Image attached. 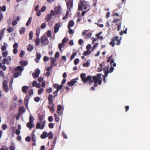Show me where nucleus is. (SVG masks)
<instances>
[{"label": "nucleus", "instance_id": "obj_1", "mask_svg": "<svg viewBox=\"0 0 150 150\" xmlns=\"http://www.w3.org/2000/svg\"><path fill=\"white\" fill-rule=\"evenodd\" d=\"M80 77L82 81L86 83L88 81V83L90 84H91L93 82L92 79V76L89 75L86 77V74L85 73H82L80 75Z\"/></svg>", "mask_w": 150, "mask_h": 150}, {"label": "nucleus", "instance_id": "obj_2", "mask_svg": "<svg viewBox=\"0 0 150 150\" xmlns=\"http://www.w3.org/2000/svg\"><path fill=\"white\" fill-rule=\"evenodd\" d=\"M101 76L102 74L99 73L97 74L96 76H92L94 82L98 83L99 85H100L102 83Z\"/></svg>", "mask_w": 150, "mask_h": 150}, {"label": "nucleus", "instance_id": "obj_3", "mask_svg": "<svg viewBox=\"0 0 150 150\" xmlns=\"http://www.w3.org/2000/svg\"><path fill=\"white\" fill-rule=\"evenodd\" d=\"M29 120V121L26 124V126L30 130H31L32 128L34 126V124L33 123L34 121V117L30 115Z\"/></svg>", "mask_w": 150, "mask_h": 150}, {"label": "nucleus", "instance_id": "obj_4", "mask_svg": "<svg viewBox=\"0 0 150 150\" xmlns=\"http://www.w3.org/2000/svg\"><path fill=\"white\" fill-rule=\"evenodd\" d=\"M88 5L85 3V1H80V3L79 5L78 6V10L82 11L83 8L84 9H86L88 7Z\"/></svg>", "mask_w": 150, "mask_h": 150}, {"label": "nucleus", "instance_id": "obj_5", "mask_svg": "<svg viewBox=\"0 0 150 150\" xmlns=\"http://www.w3.org/2000/svg\"><path fill=\"white\" fill-rule=\"evenodd\" d=\"M41 42L42 44L44 45H46L48 44L49 40L47 36L45 35H43L41 38Z\"/></svg>", "mask_w": 150, "mask_h": 150}, {"label": "nucleus", "instance_id": "obj_6", "mask_svg": "<svg viewBox=\"0 0 150 150\" xmlns=\"http://www.w3.org/2000/svg\"><path fill=\"white\" fill-rule=\"evenodd\" d=\"M8 80H5L4 81L3 84V87L6 92H7L9 90L8 86L7 85V83L8 82Z\"/></svg>", "mask_w": 150, "mask_h": 150}, {"label": "nucleus", "instance_id": "obj_7", "mask_svg": "<svg viewBox=\"0 0 150 150\" xmlns=\"http://www.w3.org/2000/svg\"><path fill=\"white\" fill-rule=\"evenodd\" d=\"M55 13L54 11L52 10L51 11V13L50 14H48L47 15V17L45 18L46 21L47 22L50 21L52 17L54 15Z\"/></svg>", "mask_w": 150, "mask_h": 150}, {"label": "nucleus", "instance_id": "obj_8", "mask_svg": "<svg viewBox=\"0 0 150 150\" xmlns=\"http://www.w3.org/2000/svg\"><path fill=\"white\" fill-rule=\"evenodd\" d=\"M78 78H75L71 80V81H69L67 82V84L70 86H72L77 82V80H78Z\"/></svg>", "mask_w": 150, "mask_h": 150}, {"label": "nucleus", "instance_id": "obj_9", "mask_svg": "<svg viewBox=\"0 0 150 150\" xmlns=\"http://www.w3.org/2000/svg\"><path fill=\"white\" fill-rule=\"evenodd\" d=\"M54 97L53 96L52 94H50L48 96V103L49 105H52L53 102V98Z\"/></svg>", "mask_w": 150, "mask_h": 150}, {"label": "nucleus", "instance_id": "obj_10", "mask_svg": "<svg viewBox=\"0 0 150 150\" xmlns=\"http://www.w3.org/2000/svg\"><path fill=\"white\" fill-rule=\"evenodd\" d=\"M40 73V70L37 69L35 70V73L32 74V75L34 78H36L38 76Z\"/></svg>", "mask_w": 150, "mask_h": 150}, {"label": "nucleus", "instance_id": "obj_11", "mask_svg": "<svg viewBox=\"0 0 150 150\" xmlns=\"http://www.w3.org/2000/svg\"><path fill=\"white\" fill-rule=\"evenodd\" d=\"M45 126L44 123L42 124L40 122H38L36 124V128L37 129H42L44 128Z\"/></svg>", "mask_w": 150, "mask_h": 150}, {"label": "nucleus", "instance_id": "obj_12", "mask_svg": "<svg viewBox=\"0 0 150 150\" xmlns=\"http://www.w3.org/2000/svg\"><path fill=\"white\" fill-rule=\"evenodd\" d=\"M112 55H111V56H110L108 59L107 62H110V64L111 65L112 63H113L112 66H116V64L115 63H114V60L113 59H112Z\"/></svg>", "mask_w": 150, "mask_h": 150}, {"label": "nucleus", "instance_id": "obj_13", "mask_svg": "<svg viewBox=\"0 0 150 150\" xmlns=\"http://www.w3.org/2000/svg\"><path fill=\"white\" fill-rule=\"evenodd\" d=\"M73 0H69L67 4V9L69 11L73 6Z\"/></svg>", "mask_w": 150, "mask_h": 150}, {"label": "nucleus", "instance_id": "obj_14", "mask_svg": "<svg viewBox=\"0 0 150 150\" xmlns=\"http://www.w3.org/2000/svg\"><path fill=\"white\" fill-rule=\"evenodd\" d=\"M109 67L108 66L106 67L105 68L103 69V71L104 73H105V72L106 71H107L109 73L112 72L114 69V68L112 67V66H111V67L110 68V70H108Z\"/></svg>", "mask_w": 150, "mask_h": 150}, {"label": "nucleus", "instance_id": "obj_15", "mask_svg": "<svg viewBox=\"0 0 150 150\" xmlns=\"http://www.w3.org/2000/svg\"><path fill=\"white\" fill-rule=\"evenodd\" d=\"M29 100V97L27 96H26L25 98L24 102L25 106L26 108L28 107V104Z\"/></svg>", "mask_w": 150, "mask_h": 150}, {"label": "nucleus", "instance_id": "obj_16", "mask_svg": "<svg viewBox=\"0 0 150 150\" xmlns=\"http://www.w3.org/2000/svg\"><path fill=\"white\" fill-rule=\"evenodd\" d=\"M36 56L37 58L35 59V62L38 63L39 61V60L40 59L42 55L40 54L37 52Z\"/></svg>", "mask_w": 150, "mask_h": 150}, {"label": "nucleus", "instance_id": "obj_17", "mask_svg": "<svg viewBox=\"0 0 150 150\" xmlns=\"http://www.w3.org/2000/svg\"><path fill=\"white\" fill-rule=\"evenodd\" d=\"M29 88V87L27 86H24L22 88V91L24 93H26Z\"/></svg>", "mask_w": 150, "mask_h": 150}, {"label": "nucleus", "instance_id": "obj_18", "mask_svg": "<svg viewBox=\"0 0 150 150\" xmlns=\"http://www.w3.org/2000/svg\"><path fill=\"white\" fill-rule=\"evenodd\" d=\"M60 25L57 23L56 24L54 27V32L56 33L59 30Z\"/></svg>", "mask_w": 150, "mask_h": 150}, {"label": "nucleus", "instance_id": "obj_19", "mask_svg": "<svg viewBox=\"0 0 150 150\" xmlns=\"http://www.w3.org/2000/svg\"><path fill=\"white\" fill-rule=\"evenodd\" d=\"M48 134L46 131L43 132L42 134L41 135V138L42 139H44L47 137Z\"/></svg>", "mask_w": 150, "mask_h": 150}, {"label": "nucleus", "instance_id": "obj_20", "mask_svg": "<svg viewBox=\"0 0 150 150\" xmlns=\"http://www.w3.org/2000/svg\"><path fill=\"white\" fill-rule=\"evenodd\" d=\"M25 111V109L24 107H20L19 109V114H22Z\"/></svg>", "mask_w": 150, "mask_h": 150}, {"label": "nucleus", "instance_id": "obj_21", "mask_svg": "<svg viewBox=\"0 0 150 150\" xmlns=\"http://www.w3.org/2000/svg\"><path fill=\"white\" fill-rule=\"evenodd\" d=\"M20 64L21 66H26L28 64V62L26 61L21 60L20 62Z\"/></svg>", "mask_w": 150, "mask_h": 150}, {"label": "nucleus", "instance_id": "obj_22", "mask_svg": "<svg viewBox=\"0 0 150 150\" xmlns=\"http://www.w3.org/2000/svg\"><path fill=\"white\" fill-rule=\"evenodd\" d=\"M34 132H35L33 131L32 133L31 134V136L32 137V142H35L36 138L34 133Z\"/></svg>", "mask_w": 150, "mask_h": 150}, {"label": "nucleus", "instance_id": "obj_23", "mask_svg": "<svg viewBox=\"0 0 150 150\" xmlns=\"http://www.w3.org/2000/svg\"><path fill=\"white\" fill-rule=\"evenodd\" d=\"M61 8L60 6H59L58 7H56L55 8V10L57 14L59 13L61 11Z\"/></svg>", "mask_w": 150, "mask_h": 150}, {"label": "nucleus", "instance_id": "obj_24", "mask_svg": "<svg viewBox=\"0 0 150 150\" xmlns=\"http://www.w3.org/2000/svg\"><path fill=\"white\" fill-rule=\"evenodd\" d=\"M15 70L16 71H18L20 73L21 72L23 71V69L21 67V66H18L16 68Z\"/></svg>", "mask_w": 150, "mask_h": 150}, {"label": "nucleus", "instance_id": "obj_25", "mask_svg": "<svg viewBox=\"0 0 150 150\" xmlns=\"http://www.w3.org/2000/svg\"><path fill=\"white\" fill-rule=\"evenodd\" d=\"M105 74L103 76V81L104 82L106 83V80L105 78L107 76L108 74L109 73V72L107 71H106L105 72Z\"/></svg>", "mask_w": 150, "mask_h": 150}, {"label": "nucleus", "instance_id": "obj_26", "mask_svg": "<svg viewBox=\"0 0 150 150\" xmlns=\"http://www.w3.org/2000/svg\"><path fill=\"white\" fill-rule=\"evenodd\" d=\"M47 136H48V139H52L53 136V134L52 131H50L48 134Z\"/></svg>", "mask_w": 150, "mask_h": 150}, {"label": "nucleus", "instance_id": "obj_27", "mask_svg": "<svg viewBox=\"0 0 150 150\" xmlns=\"http://www.w3.org/2000/svg\"><path fill=\"white\" fill-rule=\"evenodd\" d=\"M54 104H53L52 105L51 107L50 106H48V108L50 109V111L51 112L53 113L54 111Z\"/></svg>", "mask_w": 150, "mask_h": 150}, {"label": "nucleus", "instance_id": "obj_28", "mask_svg": "<svg viewBox=\"0 0 150 150\" xmlns=\"http://www.w3.org/2000/svg\"><path fill=\"white\" fill-rule=\"evenodd\" d=\"M39 120L40 121V122L41 124H44V123L45 125V120H43V116H40L39 117Z\"/></svg>", "mask_w": 150, "mask_h": 150}, {"label": "nucleus", "instance_id": "obj_29", "mask_svg": "<svg viewBox=\"0 0 150 150\" xmlns=\"http://www.w3.org/2000/svg\"><path fill=\"white\" fill-rule=\"evenodd\" d=\"M33 45H29L27 48V50L29 51H32L33 49Z\"/></svg>", "mask_w": 150, "mask_h": 150}, {"label": "nucleus", "instance_id": "obj_30", "mask_svg": "<svg viewBox=\"0 0 150 150\" xmlns=\"http://www.w3.org/2000/svg\"><path fill=\"white\" fill-rule=\"evenodd\" d=\"M40 28L39 27H37L36 31V37H39V34L40 32Z\"/></svg>", "mask_w": 150, "mask_h": 150}, {"label": "nucleus", "instance_id": "obj_31", "mask_svg": "<svg viewBox=\"0 0 150 150\" xmlns=\"http://www.w3.org/2000/svg\"><path fill=\"white\" fill-rule=\"evenodd\" d=\"M32 19V17H30L29 18L27 22H26V26H28L30 25V24L31 22Z\"/></svg>", "mask_w": 150, "mask_h": 150}, {"label": "nucleus", "instance_id": "obj_32", "mask_svg": "<svg viewBox=\"0 0 150 150\" xmlns=\"http://www.w3.org/2000/svg\"><path fill=\"white\" fill-rule=\"evenodd\" d=\"M74 24V22L73 21H70L69 23L68 27H69V28H70L71 27H73Z\"/></svg>", "mask_w": 150, "mask_h": 150}, {"label": "nucleus", "instance_id": "obj_33", "mask_svg": "<svg viewBox=\"0 0 150 150\" xmlns=\"http://www.w3.org/2000/svg\"><path fill=\"white\" fill-rule=\"evenodd\" d=\"M44 89L43 88H41L39 89L38 91V94L39 95H41L43 93Z\"/></svg>", "mask_w": 150, "mask_h": 150}, {"label": "nucleus", "instance_id": "obj_34", "mask_svg": "<svg viewBox=\"0 0 150 150\" xmlns=\"http://www.w3.org/2000/svg\"><path fill=\"white\" fill-rule=\"evenodd\" d=\"M40 42V40L39 37H37V38L35 41V45H39Z\"/></svg>", "mask_w": 150, "mask_h": 150}, {"label": "nucleus", "instance_id": "obj_35", "mask_svg": "<svg viewBox=\"0 0 150 150\" xmlns=\"http://www.w3.org/2000/svg\"><path fill=\"white\" fill-rule=\"evenodd\" d=\"M14 30V28L13 27H9L7 29V31L9 33L12 32Z\"/></svg>", "mask_w": 150, "mask_h": 150}, {"label": "nucleus", "instance_id": "obj_36", "mask_svg": "<svg viewBox=\"0 0 150 150\" xmlns=\"http://www.w3.org/2000/svg\"><path fill=\"white\" fill-rule=\"evenodd\" d=\"M115 40L112 39L110 43V45H111L112 47H113L115 45Z\"/></svg>", "mask_w": 150, "mask_h": 150}, {"label": "nucleus", "instance_id": "obj_37", "mask_svg": "<svg viewBox=\"0 0 150 150\" xmlns=\"http://www.w3.org/2000/svg\"><path fill=\"white\" fill-rule=\"evenodd\" d=\"M25 28L24 27H22L20 29V33L21 35L22 34L25 32Z\"/></svg>", "mask_w": 150, "mask_h": 150}, {"label": "nucleus", "instance_id": "obj_38", "mask_svg": "<svg viewBox=\"0 0 150 150\" xmlns=\"http://www.w3.org/2000/svg\"><path fill=\"white\" fill-rule=\"evenodd\" d=\"M51 62V66H52L54 63L56 61V59L53 57L50 58Z\"/></svg>", "mask_w": 150, "mask_h": 150}, {"label": "nucleus", "instance_id": "obj_39", "mask_svg": "<svg viewBox=\"0 0 150 150\" xmlns=\"http://www.w3.org/2000/svg\"><path fill=\"white\" fill-rule=\"evenodd\" d=\"M2 63L4 64H5L6 63L7 65H8V59L6 58H4L3 61Z\"/></svg>", "mask_w": 150, "mask_h": 150}, {"label": "nucleus", "instance_id": "obj_40", "mask_svg": "<svg viewBox=\"0 0 150 150\" xmlns=\"http://www.w3.org/2000/svg\"><path fill=\"white\" fill-rule=\"evenodd\" d=\"M33 33L32 31H30L29 34V38L30 40H31L33 38Z\"/></svg>", "mask_w": 150, "mask_h": 150}, {"label": "nucleus", "instance_id": "obj_41", "mask_svg": "<svg viewBox=\"0 0 150 150\" xmlns=\"http://www.w3.org/2000/svg\"><path fill=\"white\" fill-rule=\"evenodd\" d=\"M57 139V137H56L54 139V140L52 142V147H53V148L54 147L55 145V144L56 143V142Z\"/></svg>", "mask_w": 150, "mask_h": 150}, {"label": "nucleus", "instance_id": "obj_42", "mask_svg": "<svg viewBox=\"0 0 150 150\" xmlns=\"http://www.w3.org/2000/svg\"><path fill=\"white\" fill-rule=\"evenodd\" d=\"M91 53V51L90 50H87V51L83 53V54L84 55L86 56L88 55Z\"/></svg>", "mask_w": 150, "mask_h": 150}, {"label": "nucleus", "instance_id": "obj_43", "mask_svg": "<svg viewBox=\"0 0 150 150\" xmlns=\"http://www.w3.org/2000/svg\"><path fill=\"white\" fill-rule=\"evenodd\" d=\"M40 98L38 96H37L36 97H35L34 98V100L36 102H38L40 100Z\"/></svg>", "mask_w": 150, "mask_h": 150}, {"label": "nucleus", "instance_id": "obj_44", "mask_svg": "<svg viewBox=\"0 0 150 150\" xmlns=\"http://www.w3.org/2000/svg\"><path fill=\"white\" fill-rule=\"evenodd\" d=\"M20 75V72H17L16 73H15L14 74L13 77L14 78H16L18 77Z\"/></svg>", "mask_w": 150, "mask_h": 150}, {"label": "nucleus", "instance_id": "obj_45", "mask_svg": "<svg viewBox=\"0 0 150 150\" xmlns=\"http://www.w3.org/2000/svg\"><path fill=\"white\" fill-rule=\"evenodd\" d=\"M54 116L55 117V120L56 122H59V119L58 116H57L56 114H54Z\"/></svg>", "mask_w": 150, "mask_h": 150}, {"label": "nucleus", "instance_id": "obj_46", "mask_svg": "<svg viewBox=\"0 0 150 150\" xmlns=\"http://www.w3.org/2000/svg\"><path fill=\"white\" fill-rule=\"evenodd\" d=\"M25 52L24 50H21V52L20 53V57H23V56H24V54H25Z\"/></svg>", "mask_w": 150, "mask_h": 150}, {"label": "nucleus", "instance_id": "obj_47", "mask_svg": "<svg viewBox=\"0 0 150 150\" xmlns=\"http://www.w3.org/2000/svg\"><path fill=\"white\" fill-rule=\"evenodd\" d=\"M92 35V34L91 33H88L86 35L85 38L86 39L88 38L91 37Z\"/></svg>", "mask_w": 150, "mask_h": 150}, {"label": "nucleus", "instance_id": "obj_48", "mask_svg": "<svg viewBox=\"0 0 150 150\" xmlns=\"http://www.w3.org/2000/svg\"><path fill=\"white\" fill-rule=\"evenodd\" d=\"M8 54V52L7 51H6L2 53V55L4 57H6Z\"/></svg>", "mask_w": 150, "mask_h": 150}, {"label": "nucleus", "instance_id": "obj_49", "mask_svg": "<svg viewBox=\"0 0 150 150\" xmlns=\"http://www.w3.org/2000/svg\"><path fill=\"white\" fill-rule=\"evenodd\" d=\"M46 91L47 93H49L52 91V88H47L46 90Z\"/></svg>", "mask_w": 150, "mask_h": 150}, {"label": "nucleus", "instance_id": "obj_50", "mask_svg": "<svg viewBox=\"0 0 150 150\" xmlns=\"http://www.w3.org/2000/svg\"><path fill=\"white\" fill-rule=\"evenodd\" d=\"M69 15V12L67 11L66 13V15L65 16H64L63 17L62 19L63 20H64L66 19L67 18V16Z\"/></svg>", "mask_w": 150, "mask_h": 150}, {"label": "nucleus", "instance_id": "obj_51", "mask_svg": "<svg viewBox=\"0 0 150 150\" xmlns=\"http://www.w3.org/2000/svg\"><path fill=\"white\" fill-rule=\"evenodd\" d=\"M47 36L50 37L51 36V31L50 30H48L47 33Z\"/></svg>", "mask_w": 150, "mask_h": 150}, {"label": "nucleus", "instance_id": "obj_52", "mask_svg": "<svg viewBox=\"0 0 150 150\" xmlns=\"http://www.w3.org/2000/svg\"><path fill=\"white\" fill-rule=\"evenodd\" d=\"M10 150H15V148L14 144H12L10 146Z\"/></svg>", "mask_w": 150, "mask_h": 150}, {"label": "nucleus", "instance_id": "obj_53", "mask_svg": "<svg viewBox=\"0 0 150 150\" xmlns=\"http://www.w3.org/2000/svg\"><path fill=\"white\" fill-rule=\"evenodd\" d=\"M68 29H69V33L70 34H73L74 33V32L73 30L69 28V27H68Z\"/></svg>", "mask_w": 150, "mask_h": 150}, {"label": "nucleus", "instance_id": "obj_54", "mask_svg": "<svg viewBox=\"0 0 150 150\" xmlns=\"http://www.w3.org/2000/svg\"><path fill=\"white\" fill-rule=\"evenodd\" d=\"M79 62V59L77 58L75 59L74 61V64L76 65Z\"/></svg>", "mask_w": 150, "mask_h": 150}, {"label": "nucleus", "instance_id": "obj_55", "mask_svg": "<svg viewBox=\"0 0 150 150\" xmlns=\"http://www.w3.org/2000/svg\"><path fill=\"white\" fill-rule=\"evenodd\" d=\"M48 126L50 128L52 129L54 127V124L52 123H50L48 125Z\"/></svg>", "mask_w": 150, "mask_h": 150}, {"label": "nucleus", "instance_id": "obj_56", "mask_svg": "<svg viewBox=\"0 0 150 150\" xmlns=\"http://www.w3.org/2000/svg\"><path fill=\"white\" fill-rule=\"evenodd\" d=\"M48 120L49 122H52L53 121V118L52 116H50L48 118Z\"/></svg>", "mask_w": 150, "mask_h": 150}, {"label": "nucleus", "instance_id": "obj_57", "mask_svg": "<svg viewBox=\"0 0 150 150\" xmlns=\"http://www.w3.org/2000/svg\"><path fill=\"white\" fill-rule=\"evenodd\" d=\"M49 60V58L46 56H45L44 57L43 60L44 62H46Z\"/></svg>", "mask_w": 150, "mask_h": 150}, {"label": "nucleus", "instance_id": "obj_58", "mask_svg": "<svg viewBox=\"0 0 150 150\" xmlns=\"http://www.w3.org/2000/svg\"><path fill=\"white\" fill-rule=\"evenodd\" d=\"M89 61L90 60L87 61L85 63L83 64L82 66H89L90 65Z\"/></svg>", "mask_w": 150, "mask_h": 150}, {"label": "nucleus", "instance_id": "obj_59", "mask_svg": "<svg viewBox=\"0 0 150 150\" xmlns=\"http://www.w3.org/2000/svg\"><path fill=\"white\" fill-rule=\"evenodd\" d=\"M63 86V85L62 84H61L60 85H59L58 86L57 88V90L59 91V90L61 89L62 88Z\"/></svg>", "mask_w": 150, "mask_h": 150}, {"label": "nucleus", "instance_id": "obj_60", "mask_svg": "<svg viewBox=\"0 0 150 150\" xmlns=\"http://www.w3.org/2000/svg\"><path fill=\"white\" fill-rule=\"evenodd\" d=\"M62 106L60 105H59L57 106V110L61 111L62 109Z\"/></svg>", "mask_w": 150, "mask_h": 150}, {"label": "nucleus", "instance_id": "obj_61", "mask_svg": "<svg viewBox=\"0 0 150 150\" xmlns=\"http://www.w3.org/2000/svg\"><path fill=\"white\" fill-rule=\"evenodd\" d=\"M46 26V25L45 23H43L41 25V28L42 29H43L45 28Z\"/></svg>", "mask_w": 150, "mask_h": 150}, {"label": "nucleus", "instance_id": "obj_62", "mask_svg": "<svg viewBox=\"0 0 150 150\" xmlns=\"http://www.w3.org/2000/svg\"><path fill=\"white\" fill-rule=\"evenodd\" d=\"M58 91H58L57 90H56V91L54 92L53 94L54 95V98H55L57 96Z\"/></svg>", "mask_w": 150, "mask_h": 150}, {"label": "nucleus", "instance_id": "obj_63", "mask_svg": "<svg viewBox=\"0 0 150 150\" xmlns=\"http://www.w3.org/2000/svg\"><path fill=\"white\" fill-rule=\"evenodd\" d=\"M26 141L27 142H29L30 141L31 138L30 137L28 136L26 137L25 139Z\"/></svg>", "mask_w": 150, "mask_h": 150}, {"label": "nucleus", "instance_id": "obj_64", "mask_svg": "<svg viewBox=\"0 0 150 150\" xmlns=\"http://www.w3.org/2000/svg\"><path fill=\"white\" fill-rule=\"evenodd\" d=\"M91 47V45L90 44L88 45L86 47V48L88 50H90Z\"/></svg>", "mask_w": 150, "mask_h": 150}]
</instances>
